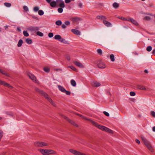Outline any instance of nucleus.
Here are the masks:
<instances>
[{
    "label": "nucleus",
    "mask_w": 155,
    "mask_h": 155,
    "mask_svg": "<svg viewBox=\"0 0 155 155\" xmlns=\"http://www.w3.org/2000/svg\"><path fill=\"white\" fill-rule=\"evenodd\" d=\"M65 2L66 3H68L70 2H71V0H65Z\"/></svg>",
    "instance_id": "nucleus-57"
},
{
    "label": "nucleus",
    "mask_w": 155,
    "mask_h": 155,
    "mask_svg": "<svg viewBox=\"0 0 155 155\" xmlns=\"http://www.w3.org/2000/svg\"><path fill=\"white\" fill-rule=\"evenodd\" d=\"M144 14H145V15H148L149 16H153V15L151 14V13H144Z\"/></svg>",
    "instance_id": "nucleus-52"
},
{
    "label": "nucleus",
    "mask_w": 155,
    "mask_h": 155,
    "mask_svg": "<svg viewBox=\"0 0 155 155\" xmlns=\"http://www.w3.org/2000/svg\"><path fill=\"white\" fill-rule=\"evenodd\" d=\"M104 114L106 116H109V114L106 111H104Z\"/></svg>",
    "instance_id": "nucleus-51"
},
{
    "label": "nucleus",
    "mask_w": 155,
    "mask_h": 155,
    "mask_svg": "<svg viewBox=\"0 0 155 155\" xmlns=\"http://www.w3.org/2000/svg\"><path fill=\"white\" fill-rule=\"evenodd\" d=\"M79 20V18H72V20L74 22H77Z\"/></svg>",
    "instance_id": "nucleus-35"
},
{
    "label": "nucleus",
    "mask_w": 155,
    "mask_h": 155,
    "mask_svg": "<svg viewBox=\"0 0 155 155\" xmlns=\"http://www.w3.org/2000/svg\"><path fill=\"white\" fill-rule=\"evenodd\" d=\"M69 68H71V69L73 70L74 71H77V69L74 66H69L68 67Z\"/></svg>",
    "instance_id": "nucleus-38"
},
{
    "label": "nucleus",
    "mask_w": 155,
    "mask_h": 155,
    "mask_svg": "<svg viewBox=\"0 0 155 155\" xmlns=\"http://www.w3.org/2000/svg\"><path fill=\"white\" fill-rule=\"evenodd\" d=\"M35 90L36 91L38 92L42 95L44 96V97L48 100L51 104L52 105L54 106H55V104L54 103L53 101L50 97H49L48 95L47 94L43 92V91L40 90L39 89L37 88H36Z\"/></svg>",
    "instance_id": "nucleus-2"
},
{
    "label": "nucleus",
    "mask_w": 155,
    "mask_h": 155,
    "mask_svg": "<svg viewBox=\"0 0 155 155\" xmlns=\"http://www.w3.org/2000/svg\"><path fill=\"white\" fill-rule=\"evenodd\" d=\"M17 30L18 31H20V32L21 31V29H20L19 28H18H18H17Z\"/></svg>",
    "instance_id": "nucleus-59"
},
{
    "label": "nucleus",
    "mask_w": 155,
    "mask_h": 155,
    "mask_svg": "<svg viewBox=\"0 0 155 155\" xmlns=\"http://www.w3.org/2000/svg\"><path fill=\"white\" fill-rule=\"evenodd\" d=\"M97 66L100 68H104L106 67L105 64L102 62H100L98 64Z\"/></svg>",
    "instance_id": "nucleus-15"
},
{
    "label": "nucleus",
    "mask_w": 155,
    "mask_h": 155,
    "mask_svg": "<svg viewBox=\"0 0 155 155\" xmlns=\"http://www.w3.org/2000/svg\"><path fill=\"white\" fill-rule=\"evenodd\" d=\"M61 38V36L58 35H56L54 37V38L55 39L58 40L59 41H60Z\"/></svg>",
    "instance_id": "nucleus-22"
},
{
    "label": "nucleus",
    "mask_w": 155,
    "mask_h": 155,
    "mask_svg": "<svg viewBox=\"0 0 155 155\" xmlns=\"http://www.w3.org/2000/svg\"><path fill=\"white\" fill-rule=\"evenodd\" d=\"M63 117L64 118H65V119H66V120H67L71 124H72L75 127H78V125L77 124H75L74 122L73 121H71L70 119H68L67 117L64 116Z\"/></svg>",
    "instance_id": "nucleus-8"
},
{
    "label": "nucleus",
    "mask_w": 155,
    "mask_h": 155,
    "mask_svg": "<svg viewBox=\"0 0 155 155\" xmlns=\"http://www.w3.org/2000/svg\"><path fill=\"white\" fill-rule=\"evenodd\" d=\"M153 131H155V126H154V127H153Z\"/></svg>",
    "instance_id": "nucleus-63"
},
{
    "label": "nucleus",
    "mask_w": 155,
    "mask_h": 155,
    "mask_svg": "<svg viewBox=\"0 0 155 155\" xmlns=\"http://www.w3.org/2000/svg\"><path fill=\"white\" fill-rule=\"evenodd\" d=\"M36 34L37 35L41 37H42L43 36V33L40 31H37Z\"/></svg>",
    "instance_id": "nucleus-34"
},
{
    "label": "nucleus",
    "mask_w": 155,
    "mask_h": 155,
    "mask_svg": "<svg viewBox=\"0 0 155 155\" xmlns=\"http://www.w3.org/2000/svg\"><path fill=\"white\" fill-rule=\"evenodd\" d=\"M23 9L25 12H27L28 10V7L26 6H25L23 7Z\"/></svg>",
    "instance_id": "nucleus-42"
},
{
    "label": "nucleus",
    "mask_w": 155,
    "mask_h": 155,
    "mask_svg": "<svg viewBox=\"0 0 155 155\" xmlns=\"http://www.w3.org/2000/svg\"><path fill=\"white\" fill-rule=\"evenodd\" d=\"M103 22L104 24L107 27H109L112 26L111 24L106 20H103Z\"/></svg>",
    "instance_id": "nucleus-12"
},
{
    "label": "nucleus",
    "mask_w": 155,
    "mask_h": 155,
    "mask_svg": "<svg viewBox=\"0 0 155 155\" xmlns=\"http://www.w3.org/2000/svg\"><path fill=\"white\" fill-rule=\"evenodd\" d=\"M29 29L31 31L36 32V31L39 30V27H38L34 26L30 27Z\"/></svg>",
    "instance_id": "nucleus-9"
},
{
    "label": "nucleus",
    "mask_w": 155,
    "mask_h": 155,
    "mask_svg": "<svg viewBox=\"0 0 155 155\" xmlns=\"http://www.w3.org/2000/svg\"><path fill=\"white\" fill-rule=\"evenodd\" d=\"M71 31L74 34L77 35H80V32L78 30L73 29L71 30Z\"/></svg>",
    "instance_id": "nucleus-14"
},
{
    "label": "nucleus",
    "mask_w": 155,
    "mask_h": 155,
    "mask_svg": "<svg viewBox=\"0 0 155 155\" xmlns=\"http://www.w3.org/2000/svg\"><path fill=\"white\" fill-rule=\"evenodd\" d=\"M35 146L39 147L46 146L48 145L47 143L40 142H37L35 143Z\"/></svg>",
    "instance_id": "nucleus-4"
},
{
    "label": "nucleus",
    "mask_w": 155,
    "mask_h": 155,
    "mask_svg": "<svg viewBox=\"0 0 155 155\" xmlns=\"http://www.w3.org/2000/svg\"><path fill=\"white\" fill-rule=\"evenodd\" d=\"M47 2H48V3H49L50 2L51 0H46Z\"/></svg>",
    "instance_id": "nucleus-61"
},
{
    "label": "nucleus",
    "mask_w": 155,
    "mask_h": 155,
    "mask_svg": "<svg viewBox=\"0 0 155 155\" xmlns=\"http://www.w3.org/2000/svg\"><path fill=\"white\" fill-rule=\"evenodd\" d=\"M144 72L146 73H148V71L147 70H144Z\"/></svg>",
    "instance_id": "nucleus-62"
},
{
    "label": "nucleus",
    "mask_w": 155,
    "mask_h": 155,
    "mask_svg": "<svg viewBox=\"0 0 155 155\" xmlns=\"http://www.w3.org/2000/svg\"><path fill=\"white\" fill-rule=\"evenodd\" d=\"M54 35L52 33H49L48 35V36L49 38H52Z\"/></svg>",
    "instance_id": "nucleus-45"
},
{
    "label": "nucleus",
    "mask_w": 155,
    "mask_h": 155,
    "mask_svg": "<svg viewBox=\"0 0 155 155\" xmlns=\"http://www.w3.org/2000/svg\"><path fill=\"white\" fill-rule=\"evenodd\" d=\"M44 12L42 10H40L38 12V13L40 15H42L44 14Z\"/></svg>",
    "instance_id": "nucleus-36"
},
{
    "label": "nucleus",
    "mask_w": 155,
    "mask_h": 155,
    "mask_svg": "<svg viewBox=\"0 0 155 155\" xmlns=\"http://www.w3.org/2000/svg\"><path fill=\"white\" fill-rule=\"evenodd\" d=\"M28 75L29 78L34 81L36 83H37L38 82L37 80L36 79V78L33 74L29 73L28 74Z\"/></svg>",
    "instance_id": "nucleus-6"
},
{
    "label": "nucleus",
    "mask_w": 155,
    "mask_h": 155,
    "mask_svg": "<svg viewBox=\"0 0 155 155\" xmlns=\"http://www.w3.org/2000/svg\"><path fill=\"white\" fill-rule=\"evenodd\" d=\"M151 19L150 16H146L144 17L143 19L147 21H150Z\"/></svg>",
    "instance_id": "nucleus-27"
},
{
    "label": "nucleus",
    "mask_w": 155,
    "mask_h": 155,
    "mask_svg": "<svg viewBox=\"0 0 155 155\" xmlns=\"http://www.w3.org/2000/svg\"><path fill=\"white\" fill-rule=\"evenodd\" d=\"M57 2L53 1L50 3V5L52 7H55L57 4Z\"/></svg>",
    "instance_id": "nucleus-21"
},
{
    "label": "nucleus",
    "mask_w": 155,
    "mask_h": 155,
    "mask_svg": "<svg viewBox=\"0 0 155 155\" xmlns=\"http://www.w3.org/2000/svg\"><path fill=\"white\" fill-rule=\"evenodd\" d=\"M66 58L68 61H69L71 59L70 57L68 55H67L66 56Z\"/></svg>",
    "instance_id": "nucleus-54"
},
{
    "label": "nucleus",
    "mask_w": 155,
    "mask_h": 155,
    "mask_svg": "<svg viewBox=\"0 0 155 155\" xmlns=\"http://www.w3.org/2000/svg\"><path fill=\"white\" fill-rule=\"evenodd\" d=\"M59 41L64 44H67L68 42V41H66L64 39L62 38H61Z\"/></svg>",
    "instance_id": "nucleus-26"
},
{
    "label": "nucleus",
    "mask_w": 155,
    "mask_h": 155,
    "mask_svg": "<svg viewBox=\"0 0 155 155\" xmlns=\"http://www.w3.org/2000/svg\"><path fill=\"white\" fill-rule=\"evenodd\" d=\"M44 70L46 72H48L49 71V69L48 68L45 67L44 68Z\"/></svg>",
    "instance_id": "nucleus-46"
},
{
    "label": "nucleus",
    "mask_w": 155,
    "mask_h": 155,
    "mask_svg": "<svg viewBox=\"0 0 155 155\" xmlns=\"http://www.w3.org/2000/svg\"><path fill=\"white\" fill-rule=\"evenodd\" d=\"M0 73H1L2 74L6 76H8V74L5 73V72H4L3 71H2V70L1 69H0Z\"/></svg>",
    "instance_id": "nucleus-33"
},
{
    "label": "nucleus",
    "mask_w": 155,
    "mask_h": 155,
    "mask_svg": "<svg viewBox=\"0 0 155 155\" xmlns=\"http://www.w3.org/2000/svg\"><path fill=\"white\" fill-rule=\"evenodd\" d=\"M55 24L57 25H60L62 24V22L60 20H58L56 21Z\"/></svg>",
    "instance_id": "nucleus-29"
},
{
    "label": "nucleus",
    "mask_w": 155,
    "mask_h": 155,
    "mask_svg": "<svg viewBox=\"0 0 155 155\" xmlns=\"http://www.w3.org/2000/svg\"><path fill=\"white\" fill-rule=\"evenodd\" d=\"M58 87L60 91H61L63 92H64L65 91V89H64V88L63 87L60 85H58Z\"/></svg>",
    "instance_id": "nucleus-18"
},
{
    "label": "nucleus",
    "mask_w": 155,
    "mask_h": 155,
    "mask_svg": "<svg viewBox=\"0 0 155 155\" xmlns=\"http://www.w3.org/2000/svg\"><path fill=\"white\" fill-rule=\"evenodd\" d=\"M58 11L59 13H61L63 11V10L62 8H59L58 9Z\"/></svg>",
    "instance_id": "nucleus-40"
},
{
    "label": "nucleus",
    "mask_w": 155,
    "mask_h": 155,
    "mask_svg": "<svg viewBox=\"0 0 155 155\" xmlns=\"http://www.w3.org/2000/svg\"><path fill=\"white\" fill-rule=\"evenodd\" d=\"M97 52L100 55L102 53V51L100 49H99L97 50Z\"/></svg>",
    "instance_id": "nucleus-44"
},
{
    "label": "nucleus",
    "mask_w": 155,
    "mask_h": 155,
    "mask_svg": "<svg viewBox=\"0 0 155 155\" xmlns=\"http://www.w3.org/2000/svg\"><path fill=\"white\" fill-rule=\"evenodd\" d=\"M3 135V132L1 130H0V141L1 140Z\"/></svg>",
    "instance_id": "nucleus-43"
},
{
    "label": "nucleus",
    "mask_w": 155,
    "mask_h": 155,
    "mask_svg": "<svg viewBox=\"0 0 155 155\" xmlns=\"http://www.w3.org/2000/svg\"><path fill=\"white\" fill-rule=\"evenodd\" d=\"M136 142L138 144H140V142L139 140L138 139L136 140Z\"/></svg>",
    "instance_id": "nucleus-56"
},
{
    "label": "nucleus",
    "mask_w": 155,
    "mask_h": 155,
    "mask_svg": "<svg viewBox=\"0 0 155 155\" xmlns=\"http://www.w3.org/2000/svg\"><path fill=\"white\" fill-rule=\"evenodd\" d=\"M137 88L140 90H146V88L145 87H144L143 85H138L137 86Z\"/></svg>",
    "instance_id": "nucleus-16"
},
{
    "label": "nucleus",
    "mask_w": 155,
    "mask_h": 155,
    "mask_svg": "<svg viewBox=\"0 0 155 155\" xmlns=\"http://www.w3.org/2000/svg\"><path fill=\"white\" fill-rule=\"evenodd\" d=\"M23 34L24 35L25 37H28L29 35L28 33L26 31H23Z\"/></svg>",
    "instance_id": "nucleus-31"
},
{
    "label": "nucleus",
    "mask_w": 155,
    "mask_h": 155,
    "mask_svg": "<svg viewBox=\"0 0 155 155\" xmlns=\"http://www.w3.org/2000/svg\"><path fill=\"white\" fill-rule=\"evenodd\" d=\"M144 13L143 12H140V13L141 14H144Z\"/></svg>",
    "instance_id": "nucleus-64"
},
{
    "label": "nucleus",
    "mask_w": 155,
    "mask_h": 155,
    "mask_svg": "<svg viewBox=\"0 0 155 155\" xmlns=\"http://www.w3.org/2000/svg\"><path fill=\"white\" fill-rule=\"evenodd\" d=\"M88 120L91 122L92 124L95 126L100 129H101L103 131H105L110 133H113L112 130L107 127H106L97 124L96 122L91 120L89 119H88Z\"/></svg>",
    "instance_id": "nucleus-1"
},
{
    "label": "nucleus",
    "mask_w": 155,
    "mask_h": 155,
    "mask_svg": "<svg viewBox=\"0 0 155 155\" xmlns=\"http://www.w3.org/2000/svg\"><path fill=\"white\" fill-rule=\"evenodd\" d=\"M56 1L57 2V4H58L61 8H64L65 7V5L63 1L57 0Z\"/></svg>",
    "instance_id": "nucleus-7"
},
{
    "label": "nucleus",
    "mask_w": 155,
    "mask_h": 155,
    "mask_svg": "<svg viewBox=\"0 0 155 155\" xmlns=\"http://www.w3.org/2000/svg\"><path fill=\"white\" fill-rule=\"evenodd\" d=\"M41 152L44 155H48V150H40Z\"/></svg>",
    "instance_id": "nucleus-11"
},
{
    "label": "nucleus",
    "mask_w": 155,
    "mask_h": 155,
    "mask_svg": "<svg viewBox=\"0 0 155 155\" xmlns=\"http://www.w3.org/2000/svg\"><path fill=\"white\" fill-rule=\"evenodd\" d=\"M71 83L72 85L73 86H75L76 85V84L75 81L74 80H71Z\"/></svg>",
    "instance_id": "nucleus-25"
},
{
    "label": "nucleus",
    "mask_w": 155,
    "mask_h": 155,
    "mask_svg": "<svg viewBox=\"0 0 155 155\" xmlns=\"http://www.w3.org/2000/svg\"><path fill=\"white\" fill-rule=\"evenodd\" d=\"M152 49V48L151 46H148L147 47V50L148 51H150Z\"/></svg>",
    "instance_id": "nucleus-37"
},
{
    "label": "nucleus",
    "mask_w": 155,
    "mask_h": 155,
    "mask_svg": "<svg viewBox=\"0 0 155 155\" xmlns=\"http://www.w3.org/2000/svg\"><path fill=\"white\" fill-rule=\"evenodd\" d=\"M64 93H65L66 94L68 95H69L71 94L70 92L69 91H67L66 90Z\"/></svg>",
    "instance_id": "nucleus-48"
},
{
    "label": "nucleus",
    "mask_w": 155,
    "mask_h": 155,
    "mask_svg": "<svg viewBox=\"0 0 155 155\" xmlns=\"http://www.w3.org/2000/svg\"><path fill=\"white\" fill-rule=\"evenodd\" d=\"M141 138L145 145L147 147L149 150L151 152H153V149L150 142L143 137H141Z\"/></svg>",
    "instance_id": "nucleus-3"
},
{
    "label": "nucleus",
    "mask_w": 155,
    "mask_h": 155,
    "mask_svg": "<svg viewBox=\"0 0 155 155\" xmlns=\"http://www.w3.org/2000/svg\"><path fill=\"white\" fill-rule=\"evenodd\" d=\"M25 42L26 43L28 44H31L32 43V41L31 39L30 38H27L25 40Z\"/></svg>",
    "instance_id": "nucleus-19"
},
{
    "label": "nucleus",
    "mask_w": 155,
    "mask_h": 155,
    "mask_svg": "<svg viewBox=\"0 0 155 155\" xmlns=\"http://www.w3.org/2000/svg\"><path fill=\"white\" fill-rule=\"evenodd\" d=\"M78 6L80 8H81L82 7V4L81 3H79L78 4Z\"/></svg>",
    "instance_id": "nucleus-55"
},
{
    "label": "nucleus",
    "mask_w": 155,
    "mask_h": 155,
    "mask_svg": "<svg viewBox=\"0 0 155 155\" xmlns=\"http://www.w3.org/2000/svg\"><path fill=\"white\" fill-rule=\"evenodd\" d=\"M151 115L154 117H155V112L153 111H151Z\"/></svg>",
    "instance_id": "nucleus-49"
},
{
    "label": "nucleus",
    "mask_w": 155,
    "mask_h": 155,
    "mask_svg": "<svg viewBox=\"0 0 155 155\" xmlns=\"http://www.w3.org/2000/svg\"><path fill=\"white\" fill-rule=\"evenodd\" d=\"M78 116H80V117H81L82 118H84L85 119H87L86 118L84 117V116H83L82 115L78 114Z\"/></svg>",
    "instance_id": "nucleus-58"
},
{
    "label": "nucleus",
    "mask_w": 155,
    "mask_h": 155,
    "mask_svg": "<svg viewBox=\"0 0 155 155\" xmlns=\"http://www.w3.org/2000/svg\"><path fill=\"white\" fill-rule=\"evenodd\" d=\"M39 9V8L38 7H35L34 8V11L35 12H37L38 11Z\"/></svg>",
    "instance_id": "nucleus-41"
},
{
    "label": "nucleus",
    "mask_w": 155,
    "mask_h": 155,
    "mask_svg": "<svg viewBox=\"0 0 155 155\" xmlns=\"http://www.w3.org/2000/svg\"><path fill=\"white\" fill-rule=\"evenodd\" d=\"M129 18H119L120 19H121L123 20H127L128 21H129Z\"/></svg>",
    "instance_id": "nucleus-39"
},
{
    "label": "nucleus",
    "mask_w": 155,
    "mask_h": 155,
    "mask_svg": "<svg viewBox=\"0 0 155 155\" xmlns=\"http://www.w3.org/2000/svg\"><path fill=\"white\" fill-rule=\"evenodd\" d=\"M110 58L111 61H114V55L113 54H111L110 56Z\"/></svg>",
    "instance_id": "nucleus-32"
},
{
    "label": "nucleus",
    "mask_w": 155,
    "mask_h": 155,
    "mask_svg": "<svg viewBox=\"0 0 155 155\" xmlns=\"http://www.w3.org/2000/svg\"><path fill=\"white\" fill-rule=\"evenodd\" d=\"M119 4L117 2H114L113 4V7L115 9L117 8L119 6Z\"/></svg>",
    "instance_id": "nucleus-20"
},
{
    "label": "nucleus",
    "mask_w": 155,
    "mask_h": 155,
    "mask_svg": "<svg viewBox=\"0 0 155 155\" xmlns=\"http://www.w3.org/2000/svg\"><path fill=\"white\" fill-rule=\"evenodd\" d=\"M152 54H155V49L153 51Z\"/></svg>",
    "instance_id": "nucleus-60"
},
{
    "label": "nucleus",
    "mask_w": 155,
    "mask_h": 155,
    "mask_svg": "<svg viewBox=\"0 0 155 155\" xmlns=\"http://www.w3.org/2000/svg\"><path fill=\"white\" fill-rule=\"evenodd\" d=\"M97 18H98L99 19H106V17L104 16H102V15L97 16Z\"/></svg>",
    "instance_id": "nucleus-24"
},
{
    "label": "nucleus",
    "mask_w": 155,
    "mask_h": 155,
    "mask_svg": "<svg viewBox=\"0 0 155 155\" xmlns=\"http://www.w3.org/2000/svg\"><path fill=\"white\" fill-rule=\"evenodd\" d=\"M48 155L50 154H55V152L51 150H48Z\"/></svg>",
    "instance_id": "nucleus-30"
},
{
    "label": "nucleus",
    "mask_w": 155,
    "mask_h": 155,
    "mask_svg": "<svg viewBox=\"0 0 155 155\" xmlns=\"http://www.w3.org/2000/svg\"><path fill=\"white\" fill-rule=\"evenodd\" d=\"M92 85L94 87H98L100 86L101 84L97 81H94L92 83Z\"/></svg>",
    "instance_id": "nucleus-13"
},
{
    "label": "nucleus",
    "mask_w": 155,
    "mask_h": 155,
    "mask_svg": "<svg viewBox=\"0 0 155 155\" xmlns=\"http://www.w3.org/2000/svg\"><path fill=\"white\" fill-rule=\"evenodd\" d=\"M76 65L81 68H84V66L80 62L77 61H74L73 62Z\"/></svg>",
    "instance_id": "nucleus-10"
},
{
    "label": "nucleus",
    "mask_w": 155,
    "mask_h": 155,
    "mask_svg": "<svg viewBox=\"0 0 155 155\" xmlns=\"http://www.w3.org/2000/svg\"><path fill=\"white\" fill-rule=\"evenodd\" d=\"M70 22L68 21H66L65 22V24L66 25H70Z\"/></svg>",
    "instance_id": "nucleus-50"
},
{
    "label": "nucleus",
    "mask_w": 155,
    "mask_h": 155,
    "mask_svg": "<svg viewBox=\"0 0 155 155\" xmlns=\"http://www.w3.org/2000/svg\"><path fill=\"white\" fill-rule=\"evenodd\" d=\"M129 21H131L133 24L136 25H138V24L137 22L133 18H129Z\"/></svg>",
    "instance_id": "nucleus-17"
},
{
    "label": "nucleus",
    "mask_w": 155,
    "mask_h": 155,
    "mask_svg": "<svg viewBox=\"0 0 155 155\" xmlns=\"http://www.w3.org/2000/svg\"><path fill=\"white\" fill-rule=\"evenodd\" d=\"M23 43V41L22 39L19 40L17 46L18 47H20L22 45Z\"/></svg>",
    "instance_id": "nucleus-23"
},
{
    "label": "nucleus",
    "mask_w": 155,
    "mask_h": 155,
    "mask_svg": "<svg viewBox=\"0 0 155 155\" xmlns=\"http://www.w3.org/2000/svg\"><path fill=\"white\" fill-rule=\"evenodd\" d=\"M0 84L4 85V86L7 87L9 88H13V87L12 86H11L8 84L6 83L5 81H2L0 80Z\"/></svg>",
    "instance_id": "nucleus-5"
},
{
    "label": "nucleus",
    "mask_w": 155,
    "mask_h": 155,
    "mask_svg": "<svg viewBox=\"0 0 155 155\" xmlns=\"http://www.w3.org/2000/svg\"><path fill=\"white\" fill-rule=\"evenodd\" d=\"M130 95L131 96H134L135 95V93L134 92L131 91L130 93Z\"/></svg>",
    "instance_id": "nucleus-47"
},
{
    "label": "nucleus",
    "mask_w": 155,
    "mask_h": 155,
    "mask_svg": "<svg viewBox=\"0 0 155 155\" xmlns=\"http://www.w3.org/2000/svg\"><path fill=\"white\" fill-rule=\"evenodd\" d=\"M4 5L7 7H10L11 6V4L10 3L8 2H5L4 3Z\"/></svg>",
    "instance_id": "nucleus-28"
},
{
    "label": "nucleus",
    "mask_w": 155,
    "mask_h": 155,
    "mask_svg": "<svg viewBox=\"0 0 155 155\" xmlns=\"http://www.w3.org/2000/svg\"><path fill=\"white\" fill-rule=\"evenodd\" d=\"M61 27L62 28L64 29L66 28V26L65 24H63L61 26Z\"/></svg>",
    "instance_id": "nucleus-53"
}]
</instances>
